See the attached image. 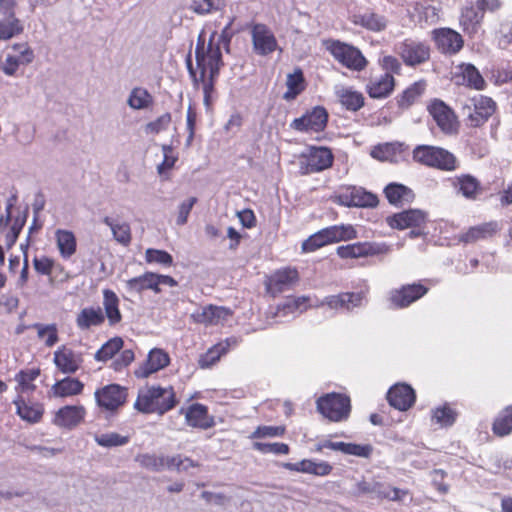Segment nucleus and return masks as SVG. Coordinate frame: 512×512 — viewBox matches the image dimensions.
<instances>
[{
    "mask_svg": "<svg viewBox=\"0 0 512 512\" xmlns=\"http://www.w3.org/2000/svg\"><path fill=\"white\" fill-rule=\"evenodd\" d=\"M195 58L197 68L200 70L199 76H197L193 67L191 55L189 54L186 58V66L194 86L198 87L199 83H202L203 94L213 95L214 82L219 75L220 67L223 65L222 53L219 47L214 46L212 42L205 47L204 39L200 35L195 48Z\"/></svg>",
    "mask_w": 512,
    "mask_h": 512,
    "instance_id": "obj_1",
    "label": "nucleus"
},
{
    "mask_svg": "<svg viewBox=\"0 0 512 512\" xmlns=\"http://www.w3.org/2000/svg\"><path fill=\"white\" fill-rule=\"evenodd\" d=\"M179 403L174 387L171 385H151L138 392L134 408L144 414L164 415Z\"/></svg>",
    "mask_w": 512,
    "mask_h": 512,
    "instance_id": "obj_2",
    "label": "nucleus"
},
{
    "mask_svg": "<svg viewBox=\"0 0 512 512\" xmlns=\"http://www.w3.org/2000/svg\"><path fill=\"white\" fill-rule=\"evenodd\" d=\"M413 159L427 167L444 171H454L458 168L455 155L441 147L418 145L413 150Z\"/></svg>",
    "mask_w": 512,
    "mask_h": 512,
    "instance_id": "obj_3",
    "label": "nucleus"
},
{
    "mask_svg": "<svg viewBox=\"0 0 512 512\" xmlns=\"http://www.w3.org/2000/svg\"><path fill=\"white\" fill-rule=\"evenodd\" d=\"M496 102L485 95L467 99L461 106V114L470 127H480L496 112Z\"/></svg>",
    "mask_w": 512,
    "mask_h": 512,
    "instance_id": "obj_4",
    "label": "nucleus"
},
{
    "mask_svg": "<svg viewBox=\"0 0 512 512\" xmlns=\"http://www.w3.org/2000/svg\"><path fill=\"white\" fill-rule=\"evenodd\" d=\"M324 46L335 60L350 70L360 72L368 64L362 52L350 44L328 39L324 41Z\"/></svg>",
    "mask_w": 512,
    "mask_h": 512,
    "instance_id": "obj_5",
    "label": "nucleus"
},
{
    "mask_svg": "<svg viewBox=\"0 0 512 512\" xmlns=\"http://www.w3.org/2000/svg\"><path fill=\"white\" fill-rule=\"evenodd\" d=\"M316 406L320 414L333 422L347 420L351 412L350 398L342 393H327L317 399Z\"/></svg>",
    "mask_w": 512,
    "mask_h": 512,
    "instance_id": "obj_6",
    "label": "nucleus"
},
{
    "mask_svg": "<svg viewBox=\"0 0 512 512\" xmlns=\"http://www.w3.org/2000/svg\"><path fill=\"white\" fill-rule=\"evenodd\" d=\"M16 0H0V41H8L24 31V24L16 15Z\"/></svg>",
    "mask_w": 512,
    "mask_h": 512,
    "instance_id": "obj_7",
    "label": "nucleus"
},
{
    "mask_svg": "<svg viewBox=\"0 0 512 512\" xmlns=\"http://www.w3.org/2000/svg\"><path fill=\"white\" fill-rule=\"evenodd\" d=\"M11 49L14 54H6L5 60L0 62V70L9 77L15 76L21 65H29L35 59V53L27 42L15 43Z\"/></svg>",
    "mask_w": 512,
    "mask_h": 512,
    "instance_id": "obj_8",
    "label": "nucleus"
},
{
    "mask_svg": "<svg viewBox=\"0 0 512 512\" xmlns=\"http://www.w3.org/2000/svg\"><path fill=\"white\" fill-rule=\"evenodd\" d=\"M394 50L407 66L420 65L430 58L429 46L413 39H405L397 43Z\"/></svg>",
    "mask_w": 512,
    "mask_h": 512,
    "instance_id": "obj_9",
    "label": "nucleus"
},
{
    "mask_svg": "<svg viewBox=\"0 0 512 512\" xmlns=\"http://www.w3.org/2000/svg\"><path fill=\"white\" fill-rule=\"evenodd\" d=\"M328 122V112L322 106H316L299 118H295L290 128L303 133H318L323 131Z\"/></svg>",
    "mask_w": 512,
    "mask_h": 512,
    "instance_id": "obj_10",
    "label": "nucleus"
},
{
    "mask_svg": "<svg viewBox=\"0 0 512 512\" xmlns=\"http://www.w3.org/2000/svg\"><path fill=\"white\" fill-rule=\"evenodd\" d=\"M334 156L326 147H311L299 163L301 174L307 175L323 171L332 166Z\"/></svg>",
    "mask_w": 512,
    "mask_h": 512,
    "instance_id": "obj_11",
    "label": "nucleus"
},
{
    "mask_svg": "<svg viewBox=\"0 0 512 512\" xmlns=\"http://www.w3.org/2000/svg\"><path fill=\"white\" fill-rule=\"evenodd\" d=\"M336 199L345 207L375 208L379 203L376 194L357 186L342 189Z\"/></svg>",
    "mask_w": 512,
    "mask_h": 512,
    "instance_id": "obj_12",
    "label": "nucleus"
},
{
    "mask_svg": "<svg viewBox=\"0 0 512 512\" xmlns=\"http://www.w3.org/2000/svg\"><path fill=\"white\" fill-rule=\"evenodd\" d=\"M366 293L359 292H343L337 295L326 296L319 306H327L332 310L339 312H353L356 308H361L366 304Z\"/></svg>",
    "mask_w": 512,
    "mask_h": 512,
    "instance_id": "obj_13",
    "label": "nucleus"
},
{
    "mask_svg": "<svg viewBox=\"0 0 512 512\" xmlns=\"http://www.w3.org/2000/svg\"><path fill=\"white\" fill-rule=\"evenodd\" d=\"M127 388L119 384H109L95 391L97 405L108 412H114L123 406L127 399Z\"/></svg>",
    "mask_w": 512,
    "mask_h": 512,
    "instance_id": "obj_14",
    "label": "nucleus"
},
{
    "mask_svg": "<svg viewBox=\"0 0 512 512\" xmlns=\"http://www.w3.org/2000/svg\"><path fill=\"white\" fill-rule=\"evenodd\" d=\"M253 51L256 55L267 56L278 49V42L271 29L262 23L251 28Z\"/></svg>",
    "mask_w": 512,
    "mask_h": 512,
    "instance_id": "obj_15",
    "label": "nucleus"
},
{
    "mask_svg": "<svg viewBox=\"0 0 512 512\" xmlns=\"http://www.w3.org/2000/svg\"><path fill=\"white\" fill-rule=\"evenodd\" d=\"M428 292V288L421 283H412L393 289L389 294L390 304L397 309H403L416 302Z\"/></svg>",
    "mask_w": 512,
    "mask_h": 512,
    "instance_id": "obj_16",
    "label": "nucleus"
},
{
    "mask_svg": "<svg viewBox=\"0 0 512 512\" xmlns=\"http://www.w3.org/2000/svg\"><path fill=\"white\" fill-rule=\"evenodd\" d=\"M388 251L385 244L371 243V242H357L353 244L339 246L337 248V255L340 258H360L383 254Z\"/></svg>",
    "mask_w": 512,
    "mask_h": 512,
    "instance_id": "obj_17",
    "label": "nucleus"
},
{
    "mask_svg": "<svg viewBox=\"0 0 512 512\" xmlns=\"http://www.w3.org/2000/svg\"><path fill=\"white\" fill-rule=\"evenodd\" d=\"M170 363L169 355L160 348H153L147 356V360L143 362L134 371L136 378H148L151 374L164 369Z\"/></svg>",
    "mask_w": 512,
    "mask_h": 512,
    "instance_id": "obj_18",
    "label": "nucleus"
},
{
    "mask_svg": "<svg viewBox=\"0 0 512 512\" xmlns=\"http://www.w3.org/2000/svg\"><path fill=\"white\" fill-rule=\"evenodd\" d=\"M386 222L392 229L398 230L420 227L426 222V213L420 209H409L388 216Z\"/></svg>",
    "mask_w": 512,
    "mask_h": 512,
    "instance_id": "obj_19",
    "label": "nucleus"
},
{
    "mask_svg": "<svg viewBox=\"0 0 512 512\" xmlns=\"http://www.w3.org/2000/svg\"><path fill=\"white\" fill-rule=\"evenodd\" d=\"M389 404L397 410H408L416 400L414 389L406 383H397L387 392Z\"/></svg>",
    "mask_w": 512,
    "mask_h": 512,
    "instance_id": "obj_20",
    "label": "nucleus"
},
{
    "mask_svg": "<svg viewBox=\"0 0 512 512\" xmlns=\"http://www.w3.org/2000/svg\"><path fill=\"white\" fill-rule=\"evenodd\" d=\"M428 111L443 132L452 133L456 130L455 114L442 100L434 99Z\"/></svg>",
    "mask_w": 512,
    "mask_h": 512,
    "instance_id": "obj_21",
    "label": "nucleus"
},
{
    "mask_svg": "<svg viewBox=\"0 0 512 512\" xmlns=\"http://www.w3.org/2000/svg\"><path fill=\"white\" fill-rule=\"evenodd\" d=\"M433 35L438 50L444 54H456L463 47L462 36L452 29H437L433 31Z\"/></svg>",
    "mask_w": 512,
    "mask_h": 512,
    "instance_id": "obj_22",
    "label": "nucleus"
},
{
    "mask_svg": "<svg viewBox=\"0 0 512 512\" xmlns=\"http://www.w3.org/2000/svg\"><path fill=\"white\" fill-rule=\"evenodd\" d=\"M297 281V270L286 268L278 270L272 274L266 283V288L269 293H271L273 296H276L280 293L290 290Z\"/></svg>",
    "mask_w": 512,
    "mask_h": 512,
    "instance_id": "obj_23",
    "label": "nucleus"
},
{
    "mask_svg": "<svg viewBox=\"0 0 512 512\" xmlns=\"http://www.w3.org/2000/svg\"><path fill=\"white\" fill-rule=\"evenodd\" d=\"M450 182L456 194L467 200H476L482 190L480 181L471 174L456 175Z\"/></svg>",
    "mask_w": 512,
    "mask_h": 512,
    "instance_id": "obj_24",
    "label": "nucleus"
},
{
    "mask_svg": "<svg viewBox=\"0 0 512 512\" xmlns=\"http://www.w3.org/2000/svg\"><path fill=\"white\" fill-rule=\"evenodd\" d=\"M231 311L222 306L207 305L191 314L192 320L197 324L218 325L228 319Z\"/></svg>",
    "mask_w": 512,
    "mask_h": 512,
    "instance_id": "obj_25",
    "label": "nucleus"
},
{
    "mask_svg": "<svg viewBox=\"0 0 512 512\" xmlns=\"http://www.w3.org/2000/svg\"><path fill=\"white\" fill-rule=\"evenodd\" d=\"M54 364L64 374H73L81 366L82 357L65 345L58 347L54 352Z\"/></svg>",
    "mask_w": 512,
    "mask_h": 512,
    "instance_id": "obj_26",
    "label": "nucleus"
},
{
    "mask_svg": "<svg viewBox=\"0 0 512 512\" xmlns=\"http://www.w3.org/2000/svg\"><path fill=\"white\" fill-rule=\"evenodd\" d=\"M408 152V146L401 142H392L380 144L371 152V156L381 161H389L398 163L403 160L405 154Z\"/></svg>",
    "mask_w": 512,
    "mask_h": 512,
    "instance_id": "obj_27",
    "label": "nucleus"
},
{
    "mask_svg": "<svg viewBox=\"0 0 512 512\" xmlns=\"http://www.w3.org/2000/svg\"><path fill=\"white\" fill-rule=\"evenodd\" d=\"M395 79L393 75L384 73L378 77L371 78L366 84V91L372 99H385L393 92Z\"/></svg>",
    "mask_w": 512,
    "mask_h": 512,
    "instance_id": "obj_28",
    "label": "nucleus"
},
{
    "mask_svg": "<svg viewBox=\"0 0 512 512\" xmlns=\"http://www.w3.org/2000/svg\"><path fill=\"white\" fill-rule=\"evenodd\" d=\"M85 416V409L83 406H64L60 408L54 416L53 423L61 428H74L77 426Z\"/></svg>",
    "mask_w": 512,
    "mask_h": 512,
    "instance_id": "obj_29",
    "label": "nucleus"
},
{
    "mask_svg": "<svg viewBox=\"0 0 512 512\" xmlns=\"http://www.w3.org/2000/svg\"><path fill=\"white\" fill-rule=\"evenodd\" d=\"M185 419L189 426L204 430L215 424L214 418L208 414L207 407L200 403H194L188 407Z\"/></svg>",
    "mask_w": 512,
    "mask_h": 512,
    "instance_id": "obj_30",
    "label": "nucleus"
},
{
    "mask_svg": "<svg viewBox=\"0 0 512 512\" xmlns=\"http://www.w3.org/2000/svg\"><path fill=\"white\" fill-rule=\"evenodd\" d=\"M384 194L388 202L394 206H403L411 203L415 197L409 187L396 182L389 183L384 188Z\"/></svg>",
    "mask_w": 512,
    "mask_h": 512,
    "instance_id": "obj_31",
    "label": "nucleus"
},
{
    "mask_svg": "<svg viewBox=\"0 0 512 512\" xmlns=\"http://www.w3.org/2000/svg\"><path fill=\"white\" fill-rule=\"evenodd\" d=\"M308 301L309 298L305 296L288 297L283 303L277 306L275 316L279 318H294L307 310L309 306Z\"/></svg>",
    "mask_w": 512,
    "mask_h": 512,
    "instance_id": "obj_32",
    "label": "nucleus"
},
{
    "mask_svg": "<svg viewBox=\"0 0 512 512\" xmlns=\"http://www.w3.org/2000/svg\"><path fill=\"white\" fill-rule=\"evenodd\" d=\"M104 321L105 315L100 307L83 308L76 317V325L82 331L101 326Z\"/></svg>",
    "mask_w": 512,
    "mask_h": 512,
    "instance_id": "obj_33",
    "label": "nucleus"
},
{
    "mask_svg": "<svg viewBox=\"0 0 512 512\" xmlns=\"http://www.w3.org/2000/svg\"><path fill=\"white\" fill-rule=\"evenodd\" d=\"M13 404L16 406L17 415L24 421L29 423H37L41 420L44 408L39 403L27 404L23 397L18 395L13 400Z\"/></svg>",
    "mask_w": 512,
    "mask_h": 512,
    "instance_id": "obj_34",
    "label": "nucleus"
},
{
    "mask_svg": "<svg viewBox=\"0 0 512 512\" xmlns=\"http://www.w3.org/2000/svg\"><path fill=\"white\" fill-rule=\"evenodd\" d=\"M235 338H227L225 341L217 343L211 347L206 353L202 354L199 358V366L201 368H209L213 366L220 358L228 352L231 345H236Z\"/></svg>",
    "mask_w": 512,
    "mask_h": 512,
    "instance_id": "obj_35",
    "label": "nucleus"
},
{
    "mask_svg": "<svg viewBox=\"0 0 512 512\" xmlns=\"http://www.w3.org/2000/svg\"><path fill=\"white\" fill-rule=\"evenodd\" d=\"M457 69L458 72L456 73V78L461 77L468 87L476 90L485 89L486 82L474 65L462 63L457 67Z\"/></svg>",
    "mask_w": 512,
    "mask_h": 512,
    "instance_id": "obj_36",
    "label": "nucleus"
},
{
    "mask_svg": "<svg viewBox=\"0 0 512 512\" xmlns=\"http://www.w3.org/2000/svg\"><path fill=\"white\" fill-rule=\"evenodd\" d=\"M497 231L496 222L482 223L470 227L466 232L460 234L459 241L463 243H474L479 240L490 238Z\"/></svg>",
    "mask_w": 512,
    "mask_h": 512,
    "instance_id": "obj_37",
    "label": "nucleus"
},
{
    "mask_svg": "<svg viewBox=\"0 0 512 512\" xmlns=\"http://www.w3.org/2000/svg\"><path fill=\"white\" fill-rule=\"evenodd\" d=\"M336 94L341 105L349 111L356 112L365 104L363 94L352 87H341L337 90Z\"/></svg>",
    "mask_w": 512,
    "mask_h": 512,
    "instance_id": "obj_38",
    "label": "nucleus"
},
{
    "mask_svg": "<svg viewBox=\"0 0 512 512\" xmlns=\"http://www.w3.org/2000/svg\"><path fill=\"white\" fill-rule=\"evenodd\" d=\"M104 315L107 317L109 325L114 326L121 322L122 315L119 310V298L112 290L103 291Z\"/></svg>",
    "mask_w": 512,
    "mask_h": 512,
    "instance_id": "obj_39",
    "label": "nucleus"
},
{
    "mask_svg": "<svg viewBox=\"0 0 512 512\" xmlns=\"http://www.w3.org/2000/svg\"><path fill=\"white\" fill-rule=\"evenodd\" d=\"M329 244L348 241L357 237L355 228L350 224L333 225L322 229Z\"/></svg>",
    "mask_w": 512,
    "mask_h": 512,
    "instance_id": "obj_40",
    "label": "nucleus"
},
{
    "mask_svg": "<svg viewBox=\"0 0 512 512\" xmlns=\"http://www.w3.org/2000/svg\"><path fill=\"white\" fill-rule=\"evenodd\" d=\"M83 388L84 384L80 380L66 377L52 386V392L56 397H68L80 394Z\"/></svg>",
    "mask_w": 512,
    "mask_h": 512,
    "instance_id": "obj_41",
    "label": "nucleus"
},
{
    "mask_svg": "<svg viewBox=\"0 0 512 512\" xmlns=\"http://www.w3.org/2000/svg\"><path fill=\"white\" fill-rule=\"evenodd\" d=\"M57 247L60 255L68 259L76 252V238L71 231L58 229L55 232Z\"/></svg>",
    "mask_w": 512,
    "mask_h": 512,
    "instance_id": "obj_42",
    "label": "nucleus"
},
{
    "mask_svg": "<svg viewBox=\"0 0 512 512\" xmlns=\"http://www.w3.org/2000/svg\"><path fill=\"white\" fill-rule=\"evenodd\" d=\"M426 88L425 81H417L397 96V104L401 109L409 108L423 94Z\"/></svg>",
    "mask_w": 512,
    "mask_h": 512,
    "instance_id": "obj_43",
    "label": "nucleus"
},
{
    "mask_svg": "<svg viewBox=\"0 0 512 512\" xmlns=\"http://www.w3.org/2000/svg\"><path fill=\"white\" fill-rule=\"evenodd\" d=\"M354 23L361 25L368 30L379 32L386 28L387 20L382 15L373 12H365L363 14L355 15Z\"/></svg>",
    "mask_w": 512,
    "mask_h": 512,
    "instance_id": "obj_44",
    "label": "nucleus"
},
{
    "mask_svg": "<svg viewBox=\"0 0 512 512\" xmlns=\"http://www.w3.org/2000/svg\"><path fill=\"white\" fill-rule=\"evenodd\" d=\"M103 223L106 224L112 231L114 239L120 244L127 246L131 242V229L127 222H116L113 218L106 216L103 218Z\"/></svg>",
    "mask_w": 512,
    "mask_h": 512,
    "instance_id": "obj_45",
    "label": "nucleus"
},
{
    "mask_svg": "<svg viewBox=\"0 0 512 512\" xmlns=\"http://www.w3.org/2000/svg\"><path fill=\"white\" fill-rule=\"evenodd\" d=\"M124 341L121 337H113L105 342L94 355L98 362H106L112 359L123 347Z\"/></svg>",
    "mask_w": 512,
    "mask_h": 512,
    "instance_id": "obj_46",
    "label": "nucleus"
},
{
    "mask_svg": "<svg viewBox=\"0 0 512 512\" xmlns=\"http://www.w3.org/2000/svg\"><path fill=\"white\" fill-rule=\"evenodd\" d=\"M407 494V490L391 487L382 482L376 481L372 498L379 500L388 499L391 501H402Z\"/></svg>",
    "mask_w": 512,
    "mask_h": 512,
    "instance_id": "obj_47",
    "label": "nucleus"
},
{
    "mask_svg": "<svg viewBox=\"0 0 512 512\" xmlns=\"http://www.w3.org/2000/svg\"><path fill=\"white\" fill-rule=\"evenodd\" d=\"M287 91L284 93L283 98L287 101L295 99L305 88L304 76L300 69H296L294 73L287 76Z\"/></svg>",
    "mask_w": 512,
    "mask_h": 512,
    "instance_id": "obj_48",
    "label": "nucleus"
},
{
    "mask_svg": "<svg viewBox=\"0 0 512 512\" xmlns=\"http://www.w3.org/2000/svg\"><path fill=\"white\" fill-rule=\"evenodd\" d=\"M225 7V0H190L189 9L198 15H206Z\"/></svg>",
    "mask_w": 512,
    "mask_h": 512,
    "instance_id": "obj_49",
    "label": "nucleus"
},
{
    "mask_svg": "<svg viewBox=\"0 0 512 512\" xmlns=\"http://www.w3.org/2000/svg\"><path fill=\"white\" fill-rule=\"evenodd\" d=\"M37 331L39 339H43L47 347L54 346L58 340V329L56 324L34 323L31 325Z\"/></svg>",
    "mask_w": 512,
    "mask_h": 512,
    "instance_id": "obj_50",
    "label": "nucleus"
},
{
    "mask_svg": "<svg viewBox=\"0 0 512 512\" xmlns=\"http://www.w3.org/2000/svg\"><path fill=\"white\" fill-rule=\"evenodd\" d=\"M94 440L101 447L112 448L126 445L129 443L130 437L116 432H109L95 435Z\"/></svg>",
    "mask_w": 512,
    "mask_h": 512,
    "instance_id": "obj_51",
    "label": "nucleus"
},
{
    "mask_svg": "<svg viewBox=\"0 0 512 512\" xmlns=\"http://www.w3.org/2000/svg\"><path fill=\"white\" fill-rule=\"evenodd\" d=\"M152 103V97L147 90L143 88H134L129 94L127 104L130 108L141 110L147 108Z\"/></svg>",
    "mask_w": 512,
    "mask_h": 512,
    "instance_id": "obj_52",
    "label": "nucleus"
},
{
    "mask_svg": "<svg viewBox=\"0 0 512 512\" xmlns=\"http://www.w3.org/2000/svg\"><path fill=\"white\" fill-rule=\"evenodd\" d=\"M457 418V412L447 404L437 407L433 410L432 420L441 427L452 426Z\"/></svg>",
    "mask_w": 512,
    "mask_h": 512,
    "instance_id": "obj_53",
    "label": "nucleus"
},
{
    "mask_svg": "<svg viewBox=\"0 0 512 512\" xmlns=\"http://www.w3.org/2000/svg\"><path fill=\"white\" fill-rule=\"evenodd\" d=\"M135 461L140 464L141 467L153 471L160 472L164 470V456H157L156 454L143 453L138 454L135 457Z\"/></svg>",
    "mask_w": 512,
    "mask_h": 512,
    "instance_id": "obj_54",
    "label": "nucleus"
},
{
    "mask_svg": "<svg viewBox=\"0 0 512 512\" xmlns=\"http://www.w3.org/2000/svg\"><path fill=\"white\" fill-rule=\"evenodd\" d=\"M152 272H146L140 276L128 279L125 282L126 290L129 293H141L144 290H148L153 279Z\"/></svg>",
    "mask_w": 512,
    "mask_h": 512,
    "instance_id": "obj_55",
    "label": "nucleus"
},
{
    "mask_svg": "<svg viewBox=\"0 0 512 512\" xmlns=\"http://www.w3.org/2000/svg\"><path fill=\"white\" fill-rule=\"evenodd\" d=\"M39 374V369L21 370L15 377L18 382L16 390L19 392L34 390L35 385H33L32 382L39 376Z\"/></svg>",
    "mask_w": 512,
    "mask_h": 512,
    "instance_id": "obj_56",
    "label": "nucleus"
},
{
    "mask_svg": "<svg viewBox=\"0 0 512 512\" xmlns=\"http://www.w3.org/2000/svg\"><path fill=\"white\" fill-rule=\"evenodd\" d=\"M492 430L498 436H506L512 431V408H507L493 423Z\"/></svg>",
    "mask_w": 512,
    "mask_h": 512,
    "instance_id": "obj_57",
    "label": "nucleus"
},
{
    "mask_svg": "<svg viewBox=\"0 0 512 512\" xmlns=\"http://www.w3.org/2000/svg\"><path fill=\"white\" fill-rule=\"evenodd\" d=\"M145 260L149 264H159L164 267H170L173 264V257L164 250L149 248L145 252Z\"/></svg>",
    "mask_w": 512,
    "mask_h": 512,
    "instance_id": "obj_58",
    "label": "nucleus"
},
{
    "mask_svg": "<svg viewBox=\"0 0 512 512\" xmlns=\"http://www.w3.org/2000/svg\"><path fill=\"white\" fill-rule=\"evenodd\" d=\"M255 450L259 451L262 454H275V455H286L289 453L290 448L285 443H264V442H255L253 444Z\"/></svg>",
    "mask_w": 512,
    "mask_h": 512,
    "instance_id": "obj_59",
    "label": "nucleus"
},
{
    "mask_svg": "<svg viewBox=\"0 0 512 512\" xmlns=\"http://www.w3.org/2000/svg\"><path fill=\"white\" fill-rule=\"evenodd\" d=\"M27 217V210L22 217L15 218L11 228L5 235V245L11 248L17 241L20 232L22 231Z\"/></svg>",
    "mask_w": 512,
    "mask_h": 512,
    "instance_id": "obj_60",
    "label": "nucleus"
},
{
    "mask_svg": "<svg viewBox=\"0 0 512 512\" xmlns=\"http://www.w3.org/2000/svg\"><path fill=\"white\" fill-rule=\"evenodd\" d=\"M328 241L322 231L319 230L318 232L314 233L313 235H311L310 237H308L303 243H302V251L305 252V253H308V252H314L316 251L317 249L325 246V245H328Z\"/></svg>",
    "mask_w": 512,
    "mask_h": 512,
    "instance_id": "obj_61",
    "label": "nucleus"
},
{
    "mask_svg": "<svg viewBox=\"0 0 512 512\" xmlns=\"http://www.w3.org/2000/svg\"><path fill=\"white\" fill-rule=\"evenodd\" d=\"M332 469L333 467L328 462H317L312 459H307L304 473L313 474L316 476H327L331 473Z\"/></svg>",
    "mask_w": 512,
    "mask_h": 512,
    "instance_id": "obj_62",
    "label": "nucleus"
},
{
    "mask_svg": "<svg viewBox=\"0 0 512 512\" xmlns=\"http://www.w3.org/2000/svg\"><path fill=\"white\" fill-rule=\"evenodd\" d=\"M197 198L196 197H190L187 200L183 201L179 207H178V215L176 219V223L179 226H183L188 221V216L193 208V206L196 204Z\"/></svg>",
    "mask_w": 512,
    "mask_h": 512,
    "instance_id": "obj_63",
    "label": "nucleus"
},
{
    "mask_svg": "<svg viewBox=\"0 0 512 512\" xmlns=\"http://www.w3.org/2000/svg\"><path fill=\"white\" fill-rule=\"evenodd\" d=\"M376 485V480H366L362 479L358 482H356L353 490V494L357 497L361 496H369L370 498L373 497L374 488Z\"/></svg>",
    "mask_w": 512,
    "mask_h": 512,
    "instance_id": "obj_64",
    "label": "nucleus"
}]
</instances>
